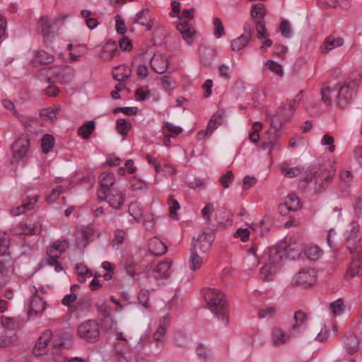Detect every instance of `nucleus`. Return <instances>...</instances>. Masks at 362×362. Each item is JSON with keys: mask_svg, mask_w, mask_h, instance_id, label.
I'll return each instance as SVG.
<instances>
[{"mask_svg": "<svg viewBox=\"0 0 362 362\" xmlns=\"http://www.w3.org/2000/svg\"><path fill=\"white\" fill-rule=\"evenodd\" d=\"M74 69L70 66H54L50 68V76L59 83H69L74 78Z\"/></svg>", "mask_w": 362, "mask_h": 362, "instance_id": "obj_10", "label": "nucleus"}, {"mask_svg": "<svg viewBox=\"0 0 362 362\" xmlns=\"http://www.w3.org/2000/svg\"><path fill=\"white\" fill-rule=\"evenodd\" d=\"M272 339L275 346H280L289 341L290 336L286 334L284 331L279 327H274L272 329Z\"/></svg>", "mask_w": 362, "mask_h": 362, "instance_id": "obj_33", "label": "nucleus"}, {"mask_svg": "<svg viewBox=\"0 0 362 362\" xmlns=\"http://www.w3.org/2000/svg\"><path fill=\"white\" fill-rule=\"evenodd\" d=\"M38 196L36 195L33 197H23L22 203L21 205L13 207L10 210L11 216H16L23 214L27 211H30L34 208L35 204L38 201Z\"/></svg>", "mask_w": 362, "mask_h": 362, "instance_id": "obj_16", "label": "nucleus"}, {"mask_svg": "<svg viewBox=\"0 0 362 362\" xmlns=\"http://www.w3.org/2000/svg\"><path fill=\"white\" fill-rule=\"evenodd\" d=\"M138 300L139 303L145 308H148L150 307L148 303L149 300V292L147 290H141L138 295Z\"/></svg>", "mask_w": 362, "mask_h": 362, "instance_id": "obj_55", "label": "nucleus"}, {"mask_svg": "<svg viewBox=\"0 0 362 362\" xmlns=\"http://www.w3.org/2000/svg\"><path fill=\"white\" fill-rule=\"evenodd\" d=\"M302 207L299 197L295 193H289L284 204L279 205L281 214H285L286 211H297Z\"/></svg>", "mask_w": 362, "mask_h": 362, "instance_id": "obj_17", "label": "nucleus"}, {"mask_svg": "<svg viewBox=\"0 0 362 362\" xmlns=\"http://www.w3.org/2000/svg\"><path fill=\"white\" fill-rule=\"evenodd\" d=\"M77 333L80 338L95 342L100 336L99 325L95 320H87L78 326Z\"/></svg>", "mask_w": 362, "mask_h": 362, "instance_id": "obj_7", "label": "nucleus"}, {"mask_svg": "<svg viewBox=\"0 0 362 362\" xmlns=\"http://www.w3.org/2000/svg\"><path fill=\"white\" fill-rule=\"evenodd\" d=\"M177 30L182 34V38L188 42L192 41L195 35L194 27L186 21H183L177 25Z\"/></svg>", "mask_w": 362, "mask_h": 362, "instance_id": "obj_26", "label": "nucleus"}, {"mask_svg": "<svg viewBox=\"0 0 362 362\" xmlns=\"http://www.w3.org/2000/svg\"><path fill=\"white\" fill-rule=\"evenodd\" d=\"M276 314V308L274 306H267L261 309L258 312V317L259 318L273 317Z\"/></svg>", "mask_w": 362, "mask_h": 362, "instance_id": "obj_51", "label": "nucleus"}, {"mask_svg": "<svg viewBox=\"0 0 362 362\" xmlns=\"http://www.w3.org/2000/svg\"><path fill=\"white\" fill-rule=\"evenodd\" d=\"M69 247L68 241L57 240L49 245L46 250L47 257L45 262L47 264L54 267L56 272H59L63 270L62 264L59 262V258L65 252Z\"/></svg>", "mask_w": 362, "mask_h": 362, "instance_id": "obj_2", "label": "nucleus"}, {"mask_svg": "<svg viewBox=\"0 0 362 362\" xmlns=\"http://www.w3.org/2000/svg\"><path fill=\"white\" fill-rule=\"evenodd\" d=\"M138 109L136 107H116L114 109L113 112L117 114L118 112H122L126 115L132 116L137 113Z\"/></svg>", "mask_w": 362, "mask_h": 362, "instance_id": "obj_57", "label": "nucleus"}, {"mask_svg": "<svg viewBox=\"0 0 362 362\" xmlns=\"http://www.w3.org/2000/svg\"><path fill=\"white\" fill-rule=\"evenodd\" d=\"M167 329V325H165L164 322L160 323L156 331L154 332L153 335V338L156 341H160L162 340V339L164 337L165 332Z\"/></svg>", "mask_w": 362, "mask_h": 362, "instance_id": "obj_52", "label": "nucleus"}, {"mask_svg": "<svg viewBox=\"0 0 362 362\" xmlns=\"http://www.w3.org/2000/svg\"><path fill=\"white\" fill-rule=\"evenodd\" d=\"M214 35L216 38L225 35V29L219 18H214Z\"/></svg>", "mask_w": 362, "mask_h": 362, "instance_id": "obj_49", "label": "nucleus"}, {"mask_svg": "<svg viewBox=\"0 0 362 362\" xmlns=\"http://www.w3.org/2000/svg\"><path fill=\"white\" fill-rule=\"evenodd\" d=\"M148 246L149 252L156 256L162 255L167 251L166 245L157 238L150 239Z\"/></svg>", "mask_w": 362, "mask_h": 362, "instance_id": "obj_31", "label": "nucleus"}, {"mask_svg": "<svg viewBox=\"0 0 362 362\" xmlns=\"http://www.w3.org/2000/svg\"><path fill=\"white\" fill-rule=\"evenodd\" d=\"M317 281V273L314 269L303 268L293 278L292 284L307 288L313 286Z\"/></svg>", "mask_w": 362, "mask_h": 362, "instance_id": "obj_8", "label": "nucleus"}, {"mask_svg": "<svg viewBox=\"0 0 362 362\" xmlns=\"http://www.w3.org/2000/svg\"><path fill=\"white\" fill-rule=\"evenodd\" d=\"M119 52L115 42L108 40L103 47L100 53V57L104 61H110L115 57L119 55Z\"/></svg>", "mask_w": 362, "mask_h": 362, "instance_id": "obj_19", "label": "nucleus"}, {"mask_svg": "<svg viewBox=\"0 0 362 362\" xmlns=\"http://www.w3.org/2000/svg\"><path fill=\"white\" fill-rule=\"evenodd\" d=\"M256 30L257 32V37L259 39L266 38L267 33L265 23H264V21H257Z\"/></svg>", "mask_w": 362, "mask_h": 362, "instance_id": "obj_59", "label": "nucleus"}, {"mask_svg": "<svg viewBox=\"0 0 362 362\" xmlns=\"http://www.w3.org/2000/svg\"><path fill=\"white\" fill-rule=\"evenodd\" d=\"M132 128V124L127 119L119 118L116 122V129L117 132L123 136L127 135Z\"/></svg>", "mask_w": 362, "mask_h": 362, "instance_id": "obj_43", "label": "nucleus"}, {"mask_svg": "<svg viewBox=\"0 0 362 362\" xmlns=\"http://www.w3.org/2000/svg\"><path fill=\"white\" fill-rule=\"evenodd\" d=\"M42 225L40 222L34 224H28L26 222L21 221L11 229V233L13 235H32L41 233Z\"/></svg>", "mask_w": 362, "mask_h": 362, "instance_id": "obj_12", "label": "nucleus"}, {"mask_svg": "<svg viewBox=\"0 0 362 362\" xmlns=\"http://www.w3.org/2000/svg\"><path fill=\"white\" fill-rule=\"evenodd\" d=\"M54 146V138L52 135L46 134L41 140L42 151L47 154L48 153Z\"/></svg>", "mask_w": 362, "mask_h": 362, "instance_id": "obj_41", "label": "nucleus"}, {"mask_svg": "<svg viewBox=\"0 0 362 362\" xmlns=\"http://www.w3.org/2000/svg\"><path fill=\"white\" fill-rule=\"evenodd\" d=\"M346 245L351 254L356 253L362 257V233L357 221H351L350 230L346 237Z\"/></svg>", "mask_w": 362, "mask_h": 362, "instance_id": "obj_3", "label": "nucleus"}, {"mask_svg": "<svg viewBox=\"0 0 362 362\" xmlns=\"http://www.w3.org/2000/svg\"><path fill=\"white\" fill-rule=\"evenodd\" d=\"M134 23L146 27V30H151L153 25V21L151 18L150 10L148 8H143L139 11L135 16Z\"/></svg>", "mask_w": 362, "mask_h": 362, "instance_id": "obj_22", "label": "nucleus"}, {"mask_svg": "<svg viewBox=\"0 0 362 362\" xmlns=\"http://www.w3.org/2000/svg\"><path fill=\"white\" fill-rule=\"evenodd\" d=\"M10 239L8 235L4 231H0V257H11L8 252Z\"/></svg>", "mask_w": 362, "mask_h": 362, "instance_id": "obj_37", "label": "nucleus"}, {"mask_svg": "<svg viewBox=\"0 0 362 362\" xmlns=\"http://www.w3.org/2000/svg\"><path fill=\"white\" fill-rule=\"evenodd\" d=\"M204 297L211 311L227 325L229 318L224 294L215 288H206L204 290Z\"/></svg>", "mask_w": 362, "mask_h": 362, "instance_id": "obj_1", "label": "nucleus"}, {"mask_svg": "<svg viewBox=\"0 0 362 362\" xmlns=\"http://www.w3.org/2000/svg\"><path fill=\"white\" fill-rule=\"evenodd\" d=\"M132 71L130 68L125 65H119L115 68L112 76L118 81H125L130 77Z\"/></svg>", "mask_w": 362, "mask_h": 362, "instance_id": "obj_32", "label": "nucleus"}, {"mask_svg": "<svg viewBox=\"0 0 362 362\" xmlns=\"http://www.w3.org/2000/svg\"><path fill=\"white\" fill-rule=\"evenodd\" d=\"M358 84L355 80H346L339 87L336 99L337 105L344 108L347 107L356 95Z\"/></svg>", "mask_w": 362, "mask_h": 362, "instance_id": "obj_4", "label": "nucleus"}, {"mask_svg": "<svg viewBox=\"0 0 362 362\" xmlns=\"http://www.w3.org/2000/svg\"><path fill=\"white\" fill-rule=\"evenodd\" d=\"M322 100L326 104L330 105L332 100L331 97V89L329 86L324 85L321 89Z\"/></svg>", "mask_w": 362, "mask_h": 362, "instance_id": "obj_56", "label": "nucleus"}, {"mask_svg": "<svg viewBox=\"0 0 362 362\" xmlns=\"http://www.w3.org/2000/svg\"><path fill=\"white\" fill-rule=\"evenodd\" d=\"M116 22V30L120 35H124L127 31V27L124 21L121 18L119 15H117L115 17Z\"/></svg>", "mask_w": 362, "mask_h": 362, "instance_id": "obj_62", "label": "nucleus"}, {"mask_svg": "<svg viewBox=\"0 0 362 362\" xmlns=\"http://www.w3.org/2000/svg\"><path fill=\"white\" fill-rule=\"evenodd\" d=\"M361 259L362 257H360L358 255L355 253V255L353 257V259L348 267L346 272L344 274V278L346 280H349L351 278H354L356 276H358L362 272V267H361Z\"/></svg>", "mask_w": 362, "mask_h": 362, "instance_id": "obj_18", "label": "nucleus"}, {"mask_svg": "<svg viewBox=\"0 0 362 362\" xmlns=\"http://www.w3.org/2000/svg\"><path fill=\"white\" fill-rule=\"evenodd\" d=\"M279 269V266L269 263L264 264L259 271V277L263 281H272Z\"/></svg>", "mask_w": 362, "mask_h": 362, "instance_id": "obj_24", "label": "nucleus"}, {"mask_svg": "<svg viewBox=\"0 0 362 362\" xmlns=\"http://www.w3.org/2000/svg\"><path fill=\"white\" fill-rule=\"evenodd\" d=\"M54 57L45 50H40L35 52L32 59V64L35 66L51 64L54 62Z\"/></svg>", "mask_w": 362, "mask_h": 362, "instance_id": "obj_25", "label": "nucleus"}, {"mask_svg": "<svg viewBox=\"0 0 362 362\" xmlns=\"http://www.w3.org/2000/svg\"><path fill=\"white\" fill-rule=\"evenodd\" d=\"M343 44L344 39L342 37L330 35L325 38L323 45L320 46V51L322 54H327L333 49L341 47Z\"/></svg>", "mask_w": 362, "mask_h": 362, "instance_id": "obj_21", "label": "nucleus"}, {"mask_svg": "<svg viewBox=\"0 0 362 362\" xmlns=\"http://www.w3.org/2000/svg\"><path fill=\"white\" fill-rule=\"evenodd\" d=\"M250 230L247 228H238L235 233L234 236L240 238L242 242H247L249 239Z\"/></svg>", "mask_w": 362, "mask_h": 362, "instance_id": "obj_63", "label": "nucleus"}, {"mask_svg": "<svg viewBox=\"0 0 362 362\" xmlns=\"http://www.w3.org/2000/svg\"><path fill=\"white\" fill-rule=\"evenodd\" d=\"M344 346L349 354L356 353L359 349V341L356 336L353 333L346 334L344 336Z\"/></svg>", "mask_w": 362, "mask_h": 362, "instance_id": "obj_29", "label": "nucleus"}, {"mask_svg": "<svg viewBox=\"0 0 362 362\" xmlns=\"http://www.w3.org/2000/svg\"><path fill=\"white\" fill-rule=\"evenodd\" d=\"M115 177L112 173L104 172L99 176L100 188L98 189V197L103 195L112 190L111 187L115 185Z\"/></svg>", "mask_w": 362, "mask_h": 362, "instance_id": "obj_15", "label": "nucleus"}, {"mask_svg": "<svg viewBox=\"0 0 362 362\" xmlns=\"http://www.w3.org/2000/svg\"><path fill=\"white\" fill-rule=\"evenodd\" d=\"M306 257L312 261L318 259L322 255V250L315 245H309L305 249Z\"/></svg>", "mask_w": 362, "mask_h": 362, "instance_id": "obj_38", "label": "nucleus"}, {"mask_svg": "<svg viewBox=\"0 0 362 362\" xmlns=\"http://www.w3.org/2000/svg\"><path fill=\"white\" fill-rule=\"evenodd\" d=\"M214 241V235L206 233L200 234L197 239H193L190 250H197L202 253L207 252Z\"/></svg>", "mask_w": 362, "mask_h": 362, "instance_id": "obj_13", "label": "nucleus"}, {"mask_svg": "<svg viewBox=\"0 0 362 362\" xmlns=\"http://www.w3.org/2000/svg\"><path fill=\"white\" fill-rule=\"evenodd\" d=\"M151 69L158 74H163L168 69V64L166 58L161 55H154L150 62Z\"/></svg>", "mask_w": 362, "mask_h": 362, "instance_id": "obj_28", "label": "nucleus"}, {"mask_svg": "<svg viewBox=\"0 0 362 362\" xmlns=\"http://www.w3.org/2000/svg\"><path fill=\"white\" fill-rule=\"evenodd\" d=\"M286 250L279 246H275L269 250V263L279 267L281 262L286 255Z\"/></svg>", "mask_w": 362, "mask_h": 362, "instance_id": "obj_23", "label": "nucleus"}, {"mask_svg": "<svg viewBox=\"0 0 362 362\" xmlns=\"http://www.w3.org/2000/svg\"><path fill=\"white\" fill-rule=\"evenodd\" d=\"M265 66L273 73L276 74L279 76L281 77L284 76V70L281 64L277 62L269 59L265 62Z\"/></svg>", "mask_w": 362, "mask_h": 362, "instance_id": "obj_48", "label": "nucleus"}, {"mask_svg": "<svg viewBox=\"0 0 362 362\" xmlns=\"http://www.w3.org/2000/svg\"><path fill=\"white\" fill-rule=\"evenodd\" d=\"M30 141L27 135L20 136L11 146L13 157L16 162L26 163L30 153Z\"/></svg>", "mask_w": 362, "mask_h": 362, "instance_id": "obj_5", "label": "nucleus"}, {"mask_svg": "<svg viewBox=\"0 0 362 362\" xmlns=\"http://www.w3.org/2000/svg\"><path fill=\"white\" fill-rule=\"evenodd\" d=\"M168 204L169 205V216L172 218L177 217V211L180 209V206L178 202L174 199L173 196L170 195L168 199Z\"/></svg>", "mask_w": 362, "mask_h": 362, "instance_id": "obj_47", "label": "nucleus"}, {"mask_svg": "<svg viewBox=\"0 0 362 362\" xmlns=\"http://www.w3.org/2000/svg\"><path fill=\"white\" fill-rule=\"evenodd\" d=\"M128 212L136 221L141 219L143 216V210L137 202H132L129 205Z\"/></svg>", "mask_w": 362, "mask_h": 362, "instance_id": "obj_46", "label": "nucleus"}, {"mask_svg": "<svg viewBox=\"0 0 362 362\" xmlns=\"http://www.w3.org/2000/svg\"><path fill=\"white\" fill-rule=\"evenodd\" d=\"M171 265L172 261L169 259L159 262L153 269L154 277L156 279L168 278L171 274Z\"/></svg>", "mask_w": 362, "mask_h": 362, "instance_id": "obj_20", "label": "nucleus"}, {"mask_svg": "<svg viewBox=\"0 0 362 362\" xmlns=\"http://www.w3.org/2000/svg\"><path fill=\"white\" fill-rule=\"evenodd\" d=\"M204 264L203 257L198 255L197 250H190V255L189 258V268L192 271H195L202 268Z\"/></svg>", "mask_w": 362, "mask_h": 362, "instance_id": "obj_34", "label": "nucleus"}, {"mask_svg": "<svg viewBox=\"0 0 362 362\" xmlns=\"http://www.w3.org/2000/svg\"><path fill=\"white\" fill-rule=\"evenodd\" d=\"M62 192V186H57L53 189L51 193L46 197V201L49 203H54Z\"/></svg>", "mask_w": 362, "mask_h": 362, "instance_id": "obj_61", "label": "nucleus"}, {"mask_svg": "<svg viewBox=\"0 0 362 362\" xmlns=\"http://www.w3.org/2000/svg\"><path fill=\"white\" fill-rule=\"evenodd\" d=\"M119 48L123 51H130L132 49V43L127 37H123L119 42Z\"/></svg>", "mask_w": 362, "mask_h": 362, "instance_id": "obj_64", "label": "nucleus"}, {"mask_svg": "<svg viewBox=\"0 0 362 362\" xmlns=\"http://www.w3.org/2000/svg\"><path fill=\"white\" fill-rule=\"evenodd\" d=\"M267 14V8L263 4H257L252 6L251 16L257 21H264Z\"/></svg>", "mask_w": 362, "mask_h": 362, "instance_id": "obj_40", "label": "nucleus"}, {"mask_svg": "<svg viewBox=\"0 0 362 362\" xmlns=\"http://www.w3.org/2000/svg\"><path fill=\"white\" fill-rule=\"evenodd\" d=\"M339 178L344 183L350 185L353 182L354 175L351 170L343 169L339 172Z\"/></svg>", "mask_w": 362, "mask_h": 362, "instance_id": "obj_50", "label": "nucleus"}, {"mask_svg": "<svg viewBox=\"0 0 362 362\" xmlns=\"http://www.w3.org/2000/svg\"><path fill=\"white\" fill-rule=\"evenodd\" d=\"M293 318L295 323L291 328V333L305 324L308 319V315L305 312L298 310L295 312Z\"/></svg>", "mask_w": 362, "mask_h": 362, "instance_id": "obj_39", "label": "nucleus"}, {"mask_svg": "<svg viewBox=\"0 0 362 362\" xmlns=\"http://www.w3.org/2000/svg\"><path fill=\"white\" fill-rule=\"evenodd\" d=\"M245 28V33L237 37L236 39L231 41V49L233 51H239L243 47H245L252 37V30L249 29L248 31L246 30V27Z\"/></svg>", "mask_w": 362, "mask_h": 362, "instance_id": "obj_27", "label": "nucleus"}, {"mask_svg": "<svg viewBox=\"0 0 362 362\" xmlns=\"http://www.w3.org/2000/svg\"><path fill=\"white\" fill-rule=\"evenodd\" d=\"M98 199L100 202H107L109 205L115 209H120L124 205L126 197L122 191L113 188L109 192L98 197Z\"/></svg>", "mask_w": 362, "mask_h": 362, "instance_id": "obj_11", "label": "nucleus"}, {"mask_svg": "<svg viewBox=\"0 0 362 362\" xmlns=\"http://www.w3.org/2000/svg\"><path fill=\"white\" fill-rule=\"evenodd\" d=\"M335 175L334 170L320 168L313 176L315 189L317 192L324 190L333 180Z\"/></svg>", "mask_w": 362, "mask_h": 362, "instance_id": "obj_9", "label": "nucleus"}, {"mask_svg": "<svg viewBox=\"0 0 362 362\" xmlns=\"http://www.w3.org/2000/svg\"><path fill=\"white\" fill-rule=\"evenodd\" d=\"M300 100V98H298V99L288 100L279 107L276 114L272 119V124H277L281 127L286 121L289 120L293 117Z\"/></svg>", "mask_w": 362, "mask_h": 362, "instance_id": "obj_6", "label": "nucleus"}, {"mask_svg": "<svg viewBox=\"0 0 362 362\" xmlns=\"http://www.w3.org/2000/svg\"><path fill=\"white\" fill-rule=\"evenodd\" d=\"M30 311L35 314L41 313L45 310L46 302L39 296L37 290L30 299Z\"/></svg>", "mask_w": 362, "mask_h": 362, "instance_id": "obj_30", "label": "nucleus"}, {"mask_svg": "<svg viewBox=\"0 0 362 362\" xmlns=\"http://www.w3.org/2000/svg\"><path fill=\"white\" fill-rule=\"evenodd\" d=\"M38 26L44 37H48L52 33V25L47 16H42L38 21Z\"/></svg>", "mask_w": 362, "mask_h": 362, "instance_id": "obj_36", "label": "nucleus"}, {"mask_svg": "<svg viewBox=\"0 0 362 362\" xmlns=\"http://www.w3.org/2000/svg\"><path fill=\"white\" fill-rule=\"evenodd\" d=\"M329 309L334 316L341 315L345 310L344 300L341 298H339L337 300L332 302L329 304Z\"/></svg>", "mask_w": 362, "mask_h": 362, "instance_id": "obj_44", "label": "nucleus"}, {"mask_svg": "<svg viewBox=\"0 0 362 362\" xmlns=\"http://www.w3.org/2000/svg\"><path fill=\"white\" fill-rule=\"evenodd\" d=\"M136 262L132 259H127L124 262V268L127 273L134 276L136 274Z\"/></svg>", "mask_w": 362, "mask_h": 362, "instance_id": "obj_60", "label": "nucleus"}, {"mask_svg": "<svg viewBox=\"0 0 362 362\" xmlns=\"http://www.w3.org/2000/svg\"><path fill=\"white\" fill-rule=\"evenodd\" d=\"M281 170L285 176L292 178L298 176L301 170L298 167H290L289 165L286 163H283L281 165Z\"/></svg>", "mask_w": 362, "mask_h": 362, "instance_id": "obj_42", "label": "nucleus"}, {"mask_svg": "<svg viewBox=\"0 0 362 362\" xmlns=\"http://www.w3.org/2000/svg\"><path fill=\"white\" fill-rule=\"evenodd\" d=\"M95 129V123L93 121H88L85 122L78 129V134L83 139H88Z\"/></svg>", "mask_w": 362, "mask_h": 362, "instance_id": "obj_35", "label": "nucleus"}, {"mask_svg": "<svg viewBox=\"0 0 362 362\" xmlns=\"http://www.w3.org/2000/svg\"><path fill=\"white\" fill-rule=\"evenodd\" d=\"M52 332L46 329L38 338L33 350V354L36 356H42L47 352V347L52 338Z\"/></svg>", "mask_w": 362, "mask_h": 362, "instance_id": "obj_14", "label": "nucleus"}, {"mask_svg": "<svg viewBox=\"0 0 362 362\" xmlns=\"http://www.w3.org/2000/svg\"><path fill=\"white\" fill-rule=\"evenodd\" d=\"M334 139L329 134L323 136L321 144L323 146H329V151L333 153L335 151V146L334 145Z\"/></svg>", "mask_w": 362, "mask_h": 362, "instance_id": "obj_53", "label": "nucleus"}, {"mask_svg": "<svg viewBox=\"0 0 362 362\" xmlns=\"http://www.w3.org/2000/svg\"><path fill=\"white\" fill-rule=\"evenodd\" d=\"M150 91L147 88L141 87L136 90L135 98L136 100L143 101L148 98Z\"/></svg>", "mask_w": 362, "mask_h": 362, "instance_id": "obj_58", "label": "nucleus"}, {"mask_svg": "<svg viewBox=\"0 0 362 362\" xmlns=\"http://www.w3.org/2000/svg\"><path fill=\"white\" fill-rule=\"evenodd\" d=\"M163 133H168L172 137H175L182 133V129L180 127L175 126L173 124L165 122L163 126Z\"/></svg>", "mask_w": 362, "mask_h": 362, "instance_id": "obj_45", "label": "nucleus"}, {"mask_svg": "<svg viewBox=\"0 0 362 362\" xmlns=\"http://www.w3.org/2000/svg\"><path fill=\"white\" fill-rule=\"evenodd\" d=\"M233 179L234 175L232 171L229 170L220 177L219 182L223 187L228 188L229 187V184L233 180Z\"/></svg>", "mask_w": 362, "mask_h": 362, "instance_id": "obj_54", "label": "nucleus"}]
</instances>
